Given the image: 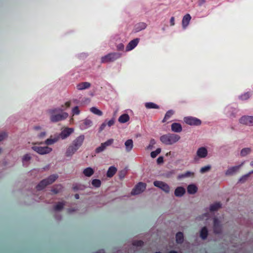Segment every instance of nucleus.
Returning <instances> with one entry per match:
<instances>
[{
  "label": "nucleus",
  "instance_id": "nucleus-1",
  "mask_svg": "<svg viewBox=\"0 0 253 253\" xmlns=\"http://www.w3.org/2000/svg\"><path fill=\"white\" fill-rule=\"evenodd\" d=\"M180 138V137L176 134L168 133L162 135L160 138V141L164 144L170 145L177 142Z\"/></svg>",
  "mask_w": 253,
  "mask_h": 253
},
{
  "label": "nucleus",
  "instance_id": "nucleus-2",
  "mask_svg": "<svg viewBox=\"0 0 253 253\" xmlns=\"http://www.w3.org/2000/svg\"><path fill=\"white\" fill-rule=\"evenodd\" d=\"M58 176L56 175H51L47 178L43 179L40 181L36 186V189L38 191L42 190L45 188L47 186L51 184L57 179Z\"/></svg>",
  "mask_w": 253,
  "mask_h": 253
},
{
  "label": "nucleus",
  "instance_id": "nucleus-3",
  "mask_svg": "<svg viewBox=\"0 0 253 253\" xmlns=\"http://www.w3.org/2000/svg\"><path fill=\"white\" fill-rule=\"evenodd\" d=\"M121 53L119 52H111L102 56L101 59V63L113 62L121 57Z\"/></svg>",
  "mask_w": 253,
  "mask_h": 253
},
{
  "label": "nucleus",
  "instance_id": "nucleus-4",
  "mask_svg": "<svg viewBox=\"0 0 253 253\" xmlns=\"http://www.w3.org/2000/svg\"><path fill=\"white\" fill-rule=\"evenodd\" d=\"M32 149L41 155H45L52 151V149L48 146H34Z\"/></svg>",
  "mask_w": 253,
  "mask_h": 253
},
{
  "label": "nucleus",
  "instance_id": "nucleus-5",
  "mask_svg": "<svg viewBox=\"0 0 253 253\" xmlns=\"http://www.w3.org/2000/svg\"><path fill=\"white\" fill-rule=\"evenodd\" d=\"M146 187V184L145 183L140 182L132 189L131 194L132 195H135L140 194L145 190Z\"/></svg>",
  "mask_w": 253,
  "mask_h": 253
},
{
  "label": "nucleus",
  "instance_id": "nucleus-6",
  "mask_svg": "<svg viewBox=\"0 0 253 253\" xmlns=\"http://www.w3.org/2000/svg\"><path fill=\"white\" fill-rule=\"evenodd\" d=\"M184 122L191 126H199L201 124V121L193 117H186L184 118Z\"/></svg>",
  "mask_w": 253,
  "mask_h": 253
},
{
  "label": "nucleus",
  "instance_id": "nucleus-7",
  "mask_svg": "<svg viewBox=\"0 0 253 253\" xmlns=\"http://www.w3.org/2000/svg\"><path fill=\"white\" fill-rule=\"evenodd\" d=\"M155 186L157 187L167 193H169L170 191V187L168 184L161 181H155L154 182Z\"/></svg>",
  "mask_w": 253,
  "mask_h": 253
},
{
  "label": "nucleus",
  "instance_id": "nucleus-8",
  "mask_svg": "<svg viewBox=\"0 0 253 253\" xmlns=\"http://www.w3.org/2000/svg\"><path fill=\"white\" fill-rule=\"evenodd\" d=\"M114 142V139L111 138L108 139L107 141L104 143H102L100 146L97 147L95 149L96 153H99L103 152L106 149L107 147L111 145Z\"/></svg>",
  "mask_w": 253,
  "mask_h": 253
},
{
  "label": "nucleus",
  "instance_id": "nucleus-9",
  "mask_svg": "<svg viewBox=\"0 0 253 253\" xmlns=\"http://www.w3.org/2000/svg\"><path fill=\"white\" fill-rule=\"evenodd\" d=\"M240 124L249 126H253V116H244L239 120Z\"/></svg>",
  "mask_w": 253,
  "mask_h": 253
},
{
  "label": "nucleus",
  "instance_id": "nucleus-10",
  "mask_svg": "<svg viewBox=\"0 0 253 253\" xmlns=\"http://www.w3.org/2000/svg\"><path fill=\"white\" fill-rule=\"evenodd\" d=\"M208 155V150L204 147L198 149L196 152V156L194 158V160L197 161L198 158H205Z\"/></svg>",
  "mask_w": 253,
  "mask_h": 253
},
{
  "label": "nucleus",
  "instance_id": "nucleus-11",
  "mask_svg": "<svg viewBox=\"0 0 253 253\" xmlns=\"http://www.w3.org/2000/svg\"><path fill=\"white\" fill-rule=\"evenodd\" d=\"M139 42V39L136 38L131 40L129 43L127 44L126 46V51H130L134 49L138 44Z\"/></svg>",
  "mask_w": 253,
  "mask_h": 253
},
{
  "label": "nucleus",
  "instance_id": "nucleus-12",
  "mask_svg": "<svg viewBox=\"0 0 253 253\" xmlns=\"http://www.w3.org/2000/svg\"><path fill=\"white\" fill-rule=\"evenodd\" d=\"M68 116V115L66 113H63L61 114L53 115L51 117V120L52 122H57L66 118Z\"/></svg>",
  "mask_w": 253,
  "mask_h": 253
},
{
  "label": "nucleus",
  "instance_id": "nucleus-13",
  "mask_svg": "<svg viewBox=\"0 0 253 253\" xmlns=\"http://www.w3.org/2000/svg\"><path fill=\"white\" fill-rule=\"evenodd\" d=\"M213 231L216 234H219L221 231L220 221L216 218H214L213 219Z\"/></svg>",
  "mask_w": 253,
  "mask_h": 253
},
{
  "label": "nucleus",
  "instance_id": "nucleus-14",
  "mask_svg": "<svg viewBox=\"0 0 253 253\" xmlns=\"http://www.w3.org/2000/svg\"><path fill=\"white\" fill-rule=\"evenodd\" d=\"M73 131V129L71 128H65L60 133L61 139H63L68 137Z\"/></svg>",
  "mask_w": 253,
  "mask_h": 253
},
{
  "label": "nucleus",
  "instance_id": "nucleus-15",
  "mask_svg": "<svg viewBox=\"0 0 253 253\" xmlns=\"http://www.w3.org/2000/svg\"><path fill=\"white\" fill-rule=\"evenodd\" d=\"M185 189L182 186L177 187L174 191V195L176 197H182L185 193Z\"/></svg>",
  "mask_w": 253,
  "mask_h": 253
},
{
  "label": "nucleus",
  "instance_id": "nucleus-16",
  "mask_svg": "<svg viewBox=\"0 0 253 253\" xmlns=\"http://www.w3.org/2000/svg\"><path fill=\"white\" fill-rule=\"evenodd\" d=\"M191 19V17L189 14H186L184 16L182 20V27L184 29L188 25Z\"/></svg>",
  "mask_w": 253,
  "mask_h": 253
},
{
  "label": "nucleus",
  "instance_id": "nucleus-17",
  "mask_svg": "<svg viewBox=\"0 0 253 253\" xmlns=\"http://www.w3.org/2000/svg\"><path fill=\"white\" fill-rule=\"evenodd\" d=\"M171 130L175 132H180L182 131V126L179 123H174L171 126Z\"/></svg>",
  "mask_w": 253,
  "mask_h": 253
},
{
  "label": "nucleus",
  "instance_id": "nucleus-18",
  "mask_svg": "<svg viewBox=\"0 0 253 253\" xmlns=\"http://www.w3.org/2000/svg\"><path fill=\"white\" fill-rule=\"evenodd\" d=\"M241 166L232 167L229 168L226 171L225 174L226 175H230L235 173L240 168Z\"/></svg>",
  "mask_w": 253,
  "mask_h": 253
},
{
  "label": "nucleus",
  "instance_id": "nucleus-19",
  "mask_svg": "<svg viewBox=\"0 0 253 253\" xmlns=\"http://www.w3.org/2000/svg\"><path fill=\"white\" fill-rule=\"evenodd\" d=\"M197 191L198 188L194 184H190L187 187V192L190 194H194Z\"/></svg>",
  "mask_w": 253,
  "mask_h": 253
},
{
  "label": "nucleus",
  "instance_id": "nucleus-20",
  "mask_svg": "<svg viewBox=\"0 0 253 253\" xmlns=\"http://www.w3.org/2000/svg\"><path fill=\"white\" fill-rule=\"evenodd\" d=\"M125 145L126 147V151L127 152L130 151L132 150L133 146L132 140L130 139L127 140L125 143Z\"/></svg>",
  "mask_w": 253,
  "mask_h": 253
},
{
  "label": "nucleus",
  "instance_id": "nucleus-21",
  "mask_svg": "<svg viewBox=\"0 0 253 253\" xmlns=\"http://www.w3.org/2000/svg\"><path fill=\"white\" fill-rule=\"evenodd\" d=\"M147 27V24L144 22H140L135 26V30L136 32H139L145 29Z\"/></svg>",
  "mask_w": 253,
  "mask_h": 253
},
{
  "label": "nucleus",
  "instance_id": "nucleus-22",
  "mask_svg": "<svg viewBox=\"0 0 253 253\" xmlns=\"http://www.w3.org/2000/svg\"><path fill=\"white\" fill-rule=\"evenodd\" d=\"M117 168L115 167H110L107 172V176L108 177H113L117 172Z\"/></svg>",
  "mask_w": 253,
  "mask_h": 253
},
{
  "label": "nucleus",
  "instance_id": "nucleus-23",
  "mask_svg": "<svg viewBox=\"0 0 253 253\" xmlns=\"http://www.w3.org/2000/svg\"><path fill=\"white\" fill-rule=\"evenodd\" d=\"M176 242L178 244H181L183 242L184 236L183 234L181 232H178L176 233Z\"/></svg>",
  "mask_w": 253,
  "mask_h": 253
},
{
  "label": "nucleus",
  "instance_id": "nucleus-24",
  "mask_svg": "<svg viewBox=\"0 0 253 253\" xmlns=\"http://www.w3.org/2000/svg\"><path fill=\"white\" fill-rule=\"evenodd\" d=\"M78 148V145L77 144H75L73 145L70 146L67 151V155L70 156L73 154L77 150Z\"/></svg>",
  "mask_w": 253,
  "mask_h": 253
},
{
  "label": "nucleus",
  "instance_id": "nucleus-25",
  "mask_svg": "<svg viewBox=\"0 0 253 253\" xmlns=\"http://www.w3.org/2000/svg\"><path fill=\"white\" fill-rule=\"evenodd\" d=\"M63 189V187L61 184L55 185L51 188V191L55 194L60 192Z\"/></svg>",
  "mask_w": 253,
  "mask_h": 253
},
{
  "label": "nucleus",
  "instance_id": "nucleus-26",
  "mask_svg": "<svg viewBox=\"0 0 253 253\" xmlns=\"http://www.w3.org/2000/svg\"><path fill=\"white\" fill-rule=\"evenodd\" d=\"M92 121H90V120H84L83 122V124H82V126H80V128L82 129L87 128L92 125Z\"/></svg>",
  "mask_w": 253,
  "mask_h": 253
},
{
  "label": "nucleus",
  "instance_id": "nucleus-27",
  "mask_svg": "<svg viewBox=\"0 0 253 253\" xmlns=\"http://www.w3.org/2000/svg\"><path fill=\"white\" fill-rule=\"evenodd\" d=\"M221 207V204L220 202H216L210 206V210L211 211H217Z\"/></svg>",
  "mask_w": 253,
  "mask_h": 253
},
{
  "label": "nucleus",
  "instance_id": "nucleus-28",
  "mask_svg": "<svg viewBox=\"0 0 253 253\" xmlns=\"http://www.w3.org/2000/svg\"><path fill=\"white\" fill-rule=\"evenodd\" d=\"M129 120V117L128 115L124 114L122 115L118 119V121L121 123H125L128 121Z\"/></svg>",
  "mask_w": 253,
  "mask_h": 253
},
{
  "label": "nucleus",
  "instance_id": "nucleus-29",
  "mask_svg": "<svg viewBox=\"0 0 253 253\" xmlns=\"http://www.w3.org/2000/svg\"><path fill=\"white\" fill-rule=\"evenodd\" d=\"M208 235V231L206 227H204L202 228L200 232V237L205 240L207 239Z\"/></svg>",
  "mask_w": 253,
  "mask_h": 253
},
{
  "label": "nucleus",
  "instance_id": "nucleus-30",
  "mask_svg": "<svg viewBox=\"0 0 253 253\" xmlns=\"http://www.w3.org/2000/svg\"><path fill=\"white\" fill-rule=\"evenodd\" d=\"M83 173L85 176L89 177L94 173V170L90 167L87 168L84 170Z\"/></svg>",
  "mask_w": 253,
  "mask_h": 253
},
{
  "label": "nucleus",
  "instance_id": "nucleus-31",
  "mask_svg": "<svg viewBox=\"0 0 253 253\" xmlns=\"http://www.w3.org/2000/svg\"><path fill=\"white\" fill-rule=\"evenodd\" d=\"M145 106L147 109H159V106L153 102H146Z\"/></svg>",
  "mask_w": 253,
  "mask_h": 253
},
{
  "label": "nucleus",
  "instance_id": "nucleus-32",
  "mask_svg": "<svg viewBox=\"0 0 253 253\" xmlns=\"http://www.w3.org/2000/svg\"><path fill=\"white\" fill-rule=\"evenodd\" d=\"M174 114V112L172 110H169L165 114V117L163 119L162 122H166L168 119H169Z\"/></svg>",
  "mask_w": 253,
  "mask_h": 253
},
{
  "label": "nucleus",
  "instance_id": "nucleus-33",
  "mask_svg": "<svg viewBox=\"0 0 253 253\" xmlns=\"http://www.w3.org/2000/svg\"><path fill=\"white\" fill-rule=\"evenodd\" d=\"M90 111L93 113L94 114H95L96 115H98L99 116H101L102 115L103 113L101 111L97 109V108L95 107H92L90 108Z\"/></svg>",
  "mask_w": 253,
  "mask_h": 253
},
{
  "label": "nucleus",
  "instance_id": "nucleus-34",
  "mask_svg": "<svg viewBox=\"0 0 253 253\" xmlns=\"http://www.w3.org/2000/svg\"><path fill=\"white\" fill-rule=\"evenodd\" d=\"M91 84L88 82L80 83V90L88 88L90 87Z\"/></svg>",
  "mask_w": 253,
  "mask_h": 253
},
{
  "label": "nucleus",
  "instance_id": "nucleus-35",
  "mask_svg": "<svg viewBox=\"0 0 253 253\" xmlns=\"http://www.w3.org/2000/svg\"><path fill=\"white\" fill-rule=\"evenodd\" d=\"M91 184L92 186L96 188H98L100 187L101 184V182L99 179H93L91 181Z\"/></svg>",
  "mask_w": 253,
  "mask_h": 253
},
{
  "label": "nucleus",
  "instance_id": "nucleus-36",
  "mask_svg": "<svg viewBox=\"0 0 253 253\" xmlns=\"http://www.w3.org/2000/svg\"><path fill=\"white\" fill-rule=\"evenodd\" d=\"M251 152V149L250 148H245L242 149L241 151V155L243 157H245L248 154H250Z\"/></svg>",
  "mask_w": 253,
  "mask_h": 253
},
{
  "label": "nucleus",
  "instance_id": "nucleus-37",
  "mask_svg": "<svg viewBox=\"0 0 253 253\" xmlns=\"http://www.w3.org/2000/svg\"><path fill=\"white\" fill-rule=\"evenodd\" d=\"M194 173L193 172H191L189 171H187L186 172L179 175V178H185V177H188L190 176H194Z\"/></svg>",
  "mask_w": 253,
  "mask_h": 253
},
{
  "label": "nucleus",
  "instance_id": "nucleus-38",
  "mask_svg": "<svg viewBox=\"0 0 253 253\" xmlns=\"http://www.w3.org/2000/svg\"><path fill=\"white\" fill-rule=\"evenodd\" d=\"M64 205L65 204L63 202H58L55 206L54 210L56 211H60L63 208Z\"/></svg>",
  "mask_w": 253,
  "mask_h": 253
},
{
  "label": "nucleus",
  "instance_id": "nucleus-39",
  "mask_svg": "<svg viewBox=\"0 0 253 253\" xmlns=\"http://www.w3.org/2000/svg\"><path fill=\"white\" fill-rule=\"evenodd\" d=\"M161 152V149L160 148H157L155 151H152L151 153V157L153 158H155Z\"/></svg>",
  "mask_w": 253,
  "mask_h": 253
},
{
  "label": "nucleus",
  "instance_id": "nucleus-40",
  "mask_svg": "<svg viewBox=\"0 0 253 253\" xmlns=\"http://www.w3.org/2000/svg\"><path fill=\"white\" fill-rule=\"evenodd\" d=\"M250 96L251 93L248 92L240 96L239 98L242 100H246L249 99L250 97Z\"/></svg>",
  "mask_w": 253,
  "mask_h": 253
},
{
  "label": "nucleus",
  "instance_id": "nucleus-41",
  "mask_svg": "<svg viewBox=\"0 0 253 253\" xmlns=\"http://www.w3.org/2000/svg\"><path fill=\"white\" fill-rule=\"evenodd\" d=\"M211 169V166L210 165H208L205 167H203L200 169V172L201 173H204L208 171H209Z\"/></svg>",
  "mask_w": 253,
  "mask_h": 253
},
{
  "label": "nucleus",
  "instance_id": "nucleus-42",
  "mask_svg": "<svg viewBox=\"0 0 253 253\" xmlns=\"http://www.w3.org/2000/svg\"><path fill=\"white\" fill-rule=\"evenodd\" d=\"M133 245L136 247H142L144 242L141 240L135 241L132 243Z\"/></svg>",
  "mask_w": 253,
  "mask_h": 253
},
{
  "label": "nucleus",
  "instance_id": "nucleus-43",
  "mask_svg": "<svg viewBox=\"0 0 253 253\" xmlns=\"http://www.w3.org/2000/svg\"><path fill=\"white\" fill-rule=\"evenodd\" d=\"M156 141L154 139H151L150 141V143L149 145L147 146L148 149H152L154 146V145L155 144Z\"/></svg>",
  "mask_w": 253,
  "mask_h": 253
},
{
  "label": "nucleus",
  "instance_id": "nucleus-44",
  "mask_svg": "<svg viewBox=\"0 0 253 253\" xmlns=\"http://www.w3.org/2000/svg\"><path fill=\"white\" fill-rule=\"evenodd\" d=\"M45 143L47 145H50L54 143V141L52 140V136H51L49 138L47 139Z\"/></svg>",
  "mask_w": 253,
  "mask_h": 253
},
{
  "label": "nucleus",
  "instance_id": "nucleus-45",
  "mask_svg": "<svg viewBox=\"0 0 253 253\" xmlns=\"http://www.w3.org/2000/svg\"><path fill=\"white\" fill-rule=\"evenodd\" d=\"M60 138H61L60 134L52 136V140L54 141V143L58 141Z\"/></svg>",
  "mask_w": 253,
  "mask_h": 253
},
{
  "label": "nucleus",
  "instance_id": "nucleus-46",
  "mask_svg": "<svg viewBox=\"0 0 253 253\" xmlns=\"http://www.w3.org/2000/svg\"><path fill=\"white\" fill-rule=\"evenodd\" d=\"M114 123H115L114 119H112L111 120H109L107 123H106L107 125L109 127L114 125Z\"/></svg>",
  "mask_w": 253,
  "mask_h": 253
},
{
  "label": "nucleus",
  "instance_id": "nucleus-47",
  "mask_svg": "<svg viewBox=\"0 0 253 253\" xmlns=\"http://www.w3.org/2000/svg\"><path fill=\"white\" fill-rule=\"evenodd\" d=\"M164 162V157L162 156L159 157L157 160V163L158 164H161Z\"/></svg>",
  "mask_w": 253,
  "mask_h": 253
},
{
  "label": "nucleus",
  "instance_id": "nucleus-48",
  "mask_svg": "<svg viewBox=\"0 0 253 253\" xmlns=\"http://www.w3.org/2000/svg\"><path fill=\"white\" fill-rule=\"evenodd\" d=\"M31 159V157L29 155H26L24 156V158H23V162H29L30 161Z\"/></svg>",
  "mask_w": 253,
  "mask_h": 253
},
{
  "label": "nucleus",
  "instance_id": "nucleus-49",
  "mask_svg": "<svg viewBox=\"0 0 253 253\" xmlns=\"http://www.w3.org/2000/svg\"><path fill=\"white\" fill-rule=\"evenodd\" d=\"M106 126H107V124H106V122L105 121L104 123H102L101 124V125L100 126V128H99L100 129V130H99L100 131H102L105 128V127H106Z\"/></svg>",
  "mask_w": 253,
  "mask_h": 253
},
{
  "label": "nucleus",
  "instance_id": "nucleus-50",
  "mask_svg": "<svg viewBox=\"0 0 253 253\" xmlns=\"http://www.w3.org/2000/svg\"><path fill=\"white\" fill-rule=\"evenodd\" d=\"M117 49L119 50H123L124 49V45L123 43H120L117 45Z\"/></svg>",
  "mask_w": 253,
  "mask_h": 253
},
{
  "label": "nucleus",
  "instance_id": "nucleus-51",
  "mask_svg": "<svg viewBox=\"0 0 253 253\" xmlns=\"http://www.w3.org/2000/svg\"><path fill=\"white\" fill-rule=\"evenodd\" d=\"M174 24V17H171L170 19V26H173Z\"/></svg>",
  "mask_w": 253,
  "mask_h": 253
},
{
  "label": "nucleus",
  "instance_id": "nucleus-52",
  "mask_svg": "<svg viewBox=\"0 0 253 253\" xmlns=\"http://www.w3.org/2000/svg\"><path fill=\"white\" fill-rule=\"evenodd\" d=\"M248 177H244V175L241 178H240V179H239V181L241 182H244L247 180Z\"/></svg>",
  "mask_w": 253,
  "mask_h": 253
},
{
  "label": "nucleus",
  "instance_id": "nucleus-53",
  "mask_svg": "<svg viewBox=\"0 0 253 253\" xmlns=\"http://www.w3.org/2000/svg\"><path fill=\"white\" fill-rule=\"evenodd\" d=\"M6 137V135L5 133H0V141L3 140Z\"/></svg>",
  "mask_w": 253,
  "mask_h": 253
},
{
  "label": "nucleus",
  "instance_id": "nucleus-54",
  "mask_svg": "<svg viewBox=\"0 0 253 253\" xmlns=\"http://www.w3.org/2000/svg\"><path fill=\"white\" fill-rule=\"evenodd\" d=\"M125 171H122L120 174V179H123L125 177Z\"/></svg>",
  "mask_w": 253,
  "mask_h": 253
},
{
  "label": "nucleus",
  "instance_id": "nucleus-55",
  "mask_svg": "<svg viewBox=\"0 0 253 253\" xmlns=\"http://www.w3.org/2000/svg\"><path fill=\"white\" fill-rule=\"evenodd\" d=\"M74 114H77L78 113V107H75L73 110Z\"/></svg>",
  "mask_w": 253,
  "mask_h": 253
},
{
  "label": "nucleus",
  "instance_id": "nucleus-56",
  "mask_svg": "<svg viewBox=\"0 0 253 253\" xmlns=\"http://www.w3.org/2000/svg\"><path fill=\"white\" fill-rule=\"evenodd\" d=\"M206 2V0H199V5L201 6L202 4Z\"/></svg>",
  "mask_w": 253,
  "mask_h": 253
},
{
  "label": "nucleus",
  "instance_id": "nucleus-57",
  "mask_svg": "<svg viewBox=\"0 0 253 253\" xmlns=\"http://www.w3.org/2000/svg\"><path fill=\"white\" fill-rule=\"evenodd\" d=\"M45 136V132H42L40 134H39V137H41V138H42L43 137H44Z\"/></svg>",
  "mask_w": 253,
  "mask_h": 253
},
{
  "label": "nucleus",
  "instance_id": "nucleus-58",
  "mask_svg": "<svg viewBox=\"0 0 253 253\" xmlns=\"http://www.w3.org/2000/svg\"><path fill=\"white\" fill-rule=\"evenodd\" d=\"M90 102V99L88 98H86L84 102H83L81 103V104H85Z\"/></svg>",
  "mask_w": 253,
  "mask_h": 253
},
{
  "label": "nucleus",
  "instance_id": "nucleus-59",
  "mask_svg": "<svg viewBox=\"0 0 253 253\" xmlns=\"http://www.w3.org/2000/svg\"><path fill=\"white\" fill-rule=\"evenodd\" d=\"M253 173V170L249 172L248 174L244 175V177H249Z\"/></svg>",
  "mask_w": 253,
  "mask_h": 253
},
{
  "label": "nucleus",
  "instance_id": "nucleus-60",
  "mask_svg": "<svg viewBox=\"0 0 253 253\" xmlns=\"http://www.w3.org/2000/svg\"><path fill=\"white\" fill-rule=\"evenodd\" d=\"M94 253H105V252L103 250H100Z\"/></svg>",
  "mask_w": 253,
  "mask_h": 253
},
{
  "label": "nucleus",
  "instance_id": "nucleus-61",
  "mask_svg": "<svg viewBox=\"0 0 253 253\" xmlns=\"http://www.w3.org/2000/svg\"><path fill=\"white\" fill-rule=\"evenodd\" d=\"M84 139V135H80V141H83Z\"/></svg>",
  "mask_w": 253,
  "mask_h": 253
},
{
  "label": "nucleus",
  "instance_id": "nucleus-62",
  "mask_svg": "<svg viewBox=\"0 0 253 253\" xmlns=\"http://www.w3.org/2000/svg\"><path fill=\"white\" fill-rule=\"evenodd\" d=\"M169 253H178L176 251H170L169 252Z\"/></svg>",
  "mask_w": 253,
  "mask_h": 253
},
{
  "label": "nucleus",
  "instance_id": "nucleus-63",
  "mask_svg": "<svg viewBox=\"0 0 253 253\" xmlns=\"http://www.w3.org/2000/svg\"><path fill=\"white\" fill-rule=\"evenodd\" d=\"M65 105H66V106L67 107H68L70 106V103L69 102H67V103H66Z\"/></svg>",
  "mask_w": 253,
  "mask_h": 253
},
{
  "label": "nucleus",
  "instance_id": "nucleus-64",
  "mask_svg": "<svg viewBox=\"0 0 253 253\" xmlns=\"http://www.w3.org/2000/svg\"><path fill=\"white\" fill-rule=\"evenodd\" d=\"M250 165L253 167V160L251 162Z\"/></svg>",
  "mask_w": 253,
  "mask_h": 253
}]
</instances>
